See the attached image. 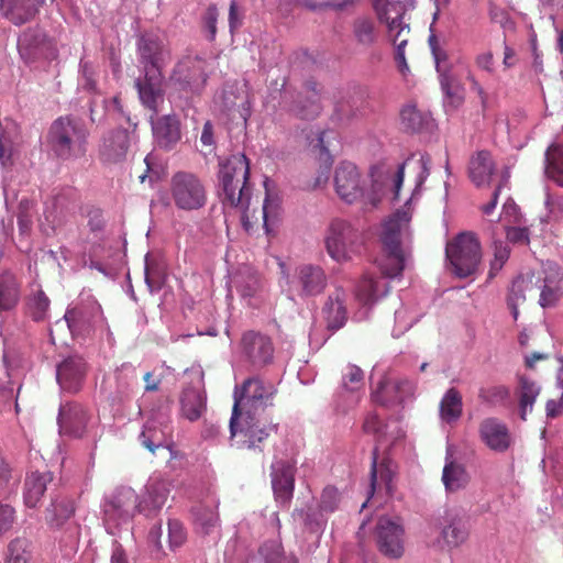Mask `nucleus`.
<instances>
[{"label": "nucleus", "instance_id": "nucleus-4", "mask_svg": "<svg viewBox=\"0 0 563 563\" xmlns=\"http://www.w3.org/2000/svg\"><path fill=\"white\" fill-rule=\"evenodd\" d=\"M333 186L338 197L346 203L360 202L364 209L375 208L382 199V188L360 172L357 166L344 161L336 165Z\"/></svg>", "mask_w": 563, "mask_h": 563}, {"label": "nucleus", "instance_id": "nucleus-8", "mask_svg": "<svg viewBox=\"0 0 563 563\" xmlns=\"http://www.w3.org/2000/svg\"><path fill=\"white\" fill-rule=\"evenodd\" d=\"M88 132L73 118H59L51 126L48 142L55 154L64 159L80 157L86 152Z\"/></svg>", "mask_w": 563, "mask_h": 563}, {"label": "nucleus", "instance_id": "nucleus-23", "mask_svg": "<svg viewBox=\"0 0 563 563\" xmlns=\"http://www.w3.org/2000/svg\"><path fill=\"white\" fill-rule=\"evenodd\" d=\"M430 32L431 34L429 36V46L434 58L437 70L440 74L441 87L445 96L451 100V103L453 106H457L462 102V95L459 90V87L452 84V79L448 75L445 67L448 59L446 52L442 47L440 40L433 33V24L430 25Z\"/></svg>", "mask_w": 563, "mask_h": 563}, {"label": "nucleus", "instance_id": "nucleus-61", "mask_svg": "<svg viewBox=\"0 0 563 563\" xmlns=\"http://www.w3.org/2000/svg\"><path fill=\"white\" fill-rule=\"evenodd\" d=\"M201 145L206 148L203 152L205 155L211 154L214 150V136H213V125L210 121H207L203 124L201 136H200Z\"/></svg>", "mask_w": 563, "mask_h": 563}, {"label": "nucleus", "instance_id": "nucleus-59", "mask_svg": "<svg viewBox=\"0 0 563 563\" xmlns=\"http://www.w3.org/2000/svg\"><path fill=\"white\" fill-rule=\"evenodd\" d=\"M19 477L12 475L9 464L0 456V493L14 485Z\"/></svg>", "mask_w": 563, "mask_h": 563}, {"label": "nucleus", "instance_id": "nucleus-9", "mask_svg": "<svg viewBox=\"0 0 563 563\" xmlns=\"http://www.w3.org/2000/svg\"><path fill=\"white\" fill-rule=\"evenodd\" d=\"M145 511L139 495L131 487H120L106 497L102 505L103 522L109 533L130 525L136 512Z\"/></svg>", "mask_w": 563, "mask_h": 563}, {"label": "nucleus", "instance_id": "nucleus-18", "mask_svg": "<svg viewBox=\"0 0 563 563\" xmlns=\"http://www.w3.org/2000/svg\"><path fill=\"white\" fill-rule=\"evenodd\" d=\"M339 501L340 495L338 489L325 487L321 494L318 507L309 506L307 511H298L295 515V519L301 521L311 532L319 533L324 528L327 515L338 508Z\"/></svg>", "mask_w": 563, "mask_h": 563}, {"label": "nucleus", "instance_id": "nucleus-64", "mask_svg": "<svg viewBox=\"0 0 563 563\" xmlns=\"http://www.w3.org/2000/svg\"><path fill=\"white\" fill-rule=\"evenodd\" d=\"M547 209L549 210V216L556 220L560 218V213L563 212V199L562 198H553L549 194L547 195L545 200Z\"/></svg>", "mask_w": 563, "mask_h": 563}, {"label": "nucleus", "instance_id": "nucleus-48", "mask_svg": "<svg viewBox=\"0 0 563 563\" xmlns=\"http://www.w3.org/2000/svg\"><path fill=\"white\" fill-rule=\"evenodd\" d=\"M402 126L408 131H419L428 124L429 115L419 111L415 106H406L400 112Z\"/></svg>", "mask_w": 563, "mask_h": 563}, {"label": "nucleus", "instance_id": "nucleus-14", "mask_svg": "<svg viewBox=\"0 0 563 563\" xmlns=\"http://www.w3.org/2000/svg\"><path fill=\"white\" fill-rule=\"evenodd\" d=\"M376 543L380 553L390 559H399L405 553L406 534L398 517H380L376 525Z\"/></svg>", "mask_w": 563, "mask_h": 563}, {"label": "nucleus", "instance_id": "nucleus-46", "mask_svg": "<svg viewBox=\"0 0 563 563\" xmlns=\"http://www.w3.org/2000/svg\"><path fill=\"white\" fill-rule=\"evenodd\" d=\"M533 278L518 277L512 282L510 292L508 296V306L515 319L518 317V307L526 300V291L533 290Z\"/></svg>", "mask_w": 563, "mask_h": 563}, {"label": "nucleus", "instance_id": "nucleus-31", "mask_svg": "<svg viewBox=\"0 0 563 563\" xmlns=\"http://www.w3.org/2000/svg\"><path fill=\"white\" fill-rule=\"evenodd\" d=\"M169 432L170 429L167 424L157 426L156 422L151 421L144 426L140 434V441L152 453L155 454L157 451H162L173 457L174 452L168 442Z\"/></svg>", "mask_w": 563, "mask_h": 563}, {"label": "nucleus", "instance_id": "nucleus-20", "mask_svg": "<svg viewBox=\"0 0 563 563\" xmlns=\"http://www.w3.org/2000/svg\"><path fill=\"white\" fill-rule=\"evenodd\" d=\"M214 103L221 111L238 113L243 122H246L251 113L249 95L243 84H227L214 97Z\"/></svg>", "mask_w": 563, "mask_h": 563}, {"label": "nucleus", "instance_id": "nucleus-32", "mask_svg": "<svg viewBox=\"0 0 563 563\" xmlns=\"http://www.w3.org/2000/svg\"><path fill=\"white\" fill-rule=\"evenodd\" d=\"M74 503L67 498H56L45 510V520L53 529L76 531L77 527L70 521L74 516Z\"/></svg>", "mask_w": 563, "mask_h": 563}, {"label": "nucleus", "instance_id": "nucleus-37", "mask_svg": "<svg viewBox=\"0 0 563 563\" xmlns=\"http://www.w3.org/2000/svg\"><path fill=\"white\" fill-rule=\"evenodd\" d=\"M470 474L465 466L446 456V462L442 473V482L446 492L455 493L464 489L470 483Z\"/></svg>", "mask_w": 563, "mask_h": 563}, {"label": "nucleus", "instance_id": "nucleus-24", "mask_svg": "<svg viewBox=\"0 0 563 563\" xmlns=\"http://www.w3.org/2000/svg\"><path fill=\"white\" fill-rule=\"evenodd\" d=\"M86 363L80 356L64 360L56 369V379L64 391L77 393L82 387L86 377Z\"/></svg>", "mask_w": 563, "mask_h": 563}, {"label": "nucleus", "instance_id": "nucleus-26", "mask_svg": "<svg viewBox=\"0 0 563 563\" xmlns=\"http://www.w3.org/2000/svg\"><path fill=\"white\" fill-rule=\"evenodd\" d=\"M88 420L89 416L81 405L66 402L59 408V433L80 438L86 431Z\"/></svg>", "mask_w": 563, "mask_h": 563}, {"label": "nucleus", "instance_id": "nucleus-39", "mask_svg": "<svg viewBox=\"0 0 563 563\" xmlns=\"http://www.w3.org/2000/svg\"><path fill=\"white\" fill-rule=\"evenodd\" d=\"M234 287L247 305L256 306L257 300L261 298L262 283L260 278L253 273H240L233 280Z\"/></svg>", "mask_w": 563, "mask_h": 563}, {"label": "nucleus", "instance_id": "nucleus-55", "mask_svg": "<svg viewBox=\"0 0 563 563\" xmlns=\"http://www.w3.org/2000/svg\"><path fill=\"white\" fill-rule=\"evenodd\" d=\"M509 257V249L504 243H495L494 258L490 263L489 277H494L504 266Z\"/></svg>", "mask_w": 563, "mask_h": 563}, {"label": "nucleus", "instance_id": "nucleus-3", "mask_svg": "<svg viewBox=\"0 0 563 563\" xmlns=\"http://www.w3.org/2000/svg\"><path fill=\"white\" fill-rule=\"evenodd\" d=\"M142 60L145 63V75L135 85L142 103L154 112H158L163 102V76L161 68L169 58L163 41L153 35L143 36L139 43Z\"/></svg>", "mask_w": 563, "mask_h": 563}, {"label": "nucleus", "instance_id": "nucleus-19", "mask_svg": "<svg viewBox=\"0 0 563 563\" xmlns=\"http://www.w3.org/2000/svg\"><path fill=\"white\" fill-rule=\"evenodd\" d=\"M134 140V133L125 129L109 132L100 145L102 161L108 164H115L126 159Z\"/></svg>", "mask_w": 563, "mask_h": 563}, {"label": "nucleus", "instance_id": "nucleus-28", "mask_svg": "<svg viewBox=\"0 0 563 563\" xmlns=\"http://www.w3.org/2000/svg\"><path fill=\"white\" fill-rule=\"evenodd\" d=\"M363 371L355 365H347L342 376V391L338 396V407L345 411L360 400L358 391L363 387Z\"/></svg>", "mask_w": 563, "mask_h": 563}, {"label": "nucleus", "instance_id": "nucleus-45", "mask_svg": "<svg viewBox=\"0 0 563 563\" xmlns=\"http://www.w3.org/2000/svg\"><path fill=\"white\" fill-rule=\"evenodd\" d=\"M540 393V387L528 377L521 376L519 378L518 395H519V410L522 420H526L527 415L532 411L534 401Z\"/></svg>", "mask_w": 563, "mask_h": 563}, {"label": "nucleus", "instance_id": "nucleus-44", "mask_svg": "<svg viewBox=\"0 0 563 563\" xmlns=\"http://www.w3.org/2000/svg\"><path fill=\"white\" fill-rule=\"evenodd\" d=\"M545 174L563 187V143L552 144L545 152Z\"/></svg>", "mask_w": 563, "mask_h": 563}, {"label": "nucleus", "instance_id": "nucleus-17", "mask_svg": "<svg viewBox=\"0 0 563 563\" xmlns=\"http://www.w3.org/2000/svg\"><path fill=\"white\" fill-rule=\"evenodd\" d=\"M407 170L410 177H413L415 188L411 197L407 203L412 200L420 191V188L430 172V157L427 154H413L408 157L402 165H400L389 181V188L394 194V199L397 200L399 190L404 183L405 172Z\"/></svg>", "mask_w": 563, "mask_h": 563}, {"label": "nucleus", "instance_id": "nucleus-54", "mask_svg": "<svg viewBox=\"0 0 563 563\" xmlns=\"http://www.w3.org/2000/svg\"><path fill=\"white\" fill-rule=\"evenodd\" d=\"M49 300L43 291H37L30 300V310L34 320L40 321L46 317Z\"/></svg>", "mask_w": 563, "mask_h": 563}, {"label": "nucleus", "instance_id": "nucleus-2", "mask_svg": "<svg viewBox=\"0 0 563 563\" xmlns=\"http://www.w3.org/2000/svg\"><path fill=\"white\" fill-rule=\"evenodd\" d=\"M275 394V385L258 377L249 378L241 387H235L230 419V433L234 445L253 449L269 435L273 427L261 423L258 415L272 405Z\"/></svg>", "mask_w": 563, "mask_h": 563}, {"label": "nucleus", "instance_id": "nucleus-35", "mask_svg": "<svg viewBox=\"0 0 563 563\" xmlns=\"http://www.w3.org/2000/svg\"><path fill=\"white\" fill-rule=\"evenodd\" d=\"M494 172L495 163L488 152L479 151L471 158L468 174L475 186H488Z\"/></svg>", "mask_w": 563, "mask_h": 563}, {"label": "nucleus", "instance_id": "nucleus-51", "mask_svg": "<svg viewBox=\"0 0 563 563\" xmlns=\"http://www.w3.org/2000/svg\"><path fill=\"white\" fill-rule=\"evenodd\" d=\"M261 554L267 563H298L292 554L285 555L276 541L265 543L261 548Z\"/></svg>", "mask_w": 563, "mask_h": 563}, {"label": "nucleus", "instance_id": "nucleus-36", "mask_svg": "<svg viewBox=\"0 0 563 563\" xmlns=\"http://www.w3.org/2000/svg\"><path fill=\"white\" fill-rule=\"evenodd\" d=\"M463 413V400L461 393L454 388H449L439 404V417L442 423L453 426Z\"/></svg>", "mask_w": 563, "mask_h": 563}, {"label": "nucleus", "instance_id": "nucleus-40", "mask_svg": "<svg viewBox=\"0 0 563 563\" xmlns=\"http://www.w3.org/2000/svg\"><path fill=\"white\" fill-rule=\"evenodd\" d=\"M52 481L49 473H32L24 484V504L29 508H34L40 503L46 490L47 483Z\"/></svg>", "mask_w": 563, "mask_h": 563}, {"label": "nucleus", "instance_id": "nucleus-34", "mask_svg": "<svg viewBox=\"0 0 563 563\" xmlns=\"http://www.w3.org/2000/svg\"><path fill=\"white\" fill-rule=\"evenodd\" d=\"M388 292V284L384 278L365 274L356 287V299L363 306H371Z\"/></svg>", "mask_w": 563, "mask_h": 563}, {"label": "nucleus", "instance_id": "nucleus-16", "mask_svg": "<svg viewBox=\"0 0 563 563\" xmlns=\"http://www.w3.org/2000/svg\"><path fill=\"white\" fill-rule=\"evenodd\" d=\"M206 80L205 62L197 57H187L180 60L170 77L175 89L183 92L185 97L189 93L200 92Z\"/></svg>", "mask_w": 563, "mask_h": 563}, {"label": "nucleus", "instance_id": "nucleus-47", "mask_svg": "<svg viewBox=\"0 0 563 563\" xmlns=\"http://www.w3.org/2000/svg\"><path fill=\"white\" fill-rule=\"evenodd\" d=\"M33 547L25 538H15L8 545V563H31Z\"/></svg>", "mask_w": 563, "mask_h": 563}, {"label": "nucleus", "instance_id": "nucleus-30", "mask_svg": "<svg viewBox=\"0 0 563 563\" xmlns=\"http://www.w3.org/2000/svg\"><path fill=\"white\" fill-rule=\"evenodd\" d=\"M434 529L440 532L443 543L448 547H457L463 543L468 536L467 529L461 518L452 511H445L444 516L437 520Z\"/></svg>", "mask_w": 563, "mask_h": 563}, {"label": "nucleus", "instance_id": "nucleus-29", "mask_svg": "<svg viewBox=\"0 0 563 563\" xmlns=\"http://www.w3.org/2000/svg\"><path fill=\"white\" fill-rule=\"evenodd\" d=\"M243 352L255 365L268 363L273 357V344L268 336L261 333L247 332L242 339Z\"/></svg>", "mask_w": 563, "mask_h": 563}, {"label": "nucleus", "instance_id": "nucleus-58", "mask_svg": "<svg viewBox=\"0 0 563 563\" xmlns=\"http://www.w3.org/2000/svg\"><path fill=\"white\" fill-rule=\"evenodd\" d=\"M415 318L410 317L406 309H400L395 312V323L396 327L394 329V335L399 336L405 331H407L413 323Z\"/></svg>", "mask_w": 563, "mask_h": 563}, {"label": "nucleus", "instance_id": "nucleus-27", "mask_svg": "<svg viewBox=\"0 0 563 563\" xmlns=\"http://www.w3.org/2000/svg\"><path fill=\"white\" fill-rule=\"evenodd\" d=\"M294 464L289 461H275L272 464V486L276 500L287 504L294 492Z\"/></svg>", "mask_w": 563, "mask_h": 563}, {"label": "nucleus", "instance_id": "nucleus-50", "mask_svg": "<svg viewBox=\"0 0 563 563\" xmlns=\"http://www.w3.org/2000/svg\"><path fill=\"white\" fill-rule=\"evenodd\" d=\"M196 523L203 533H209L218 525V514L213 506H200L195 511Z\"/></svg>", "mask_w": 563, "mask_h": 563}, {"label": "nucleus", "instance_id": "nucleus-12", "mask_svg": "<svg viewBox=\"0 0 563 563\" xmlns=\"http://www.w3.org/2000/svg\"><path fill=\"white\" fill-rule=\"evenodd\" d=\"M170 195L175 206L185 211L198 210L207 202L205 185L189 173H177L173 176Z\"/></svg>", "mask_w": 563, "mask_h": 563}, {"label": "nucleus", "instance_id": "nucleus-5", "mask_svg": "<svg viewBox=\"0 0 563 563\" xmlns=\"http://www.w3.org/2000/svg\"><path fill=\"white\" fill-rule=\"evenodd\" d=\"M410 218L408 211L398 210L383 225L380 239L386 255L379 262V268L385 277H398L407 266L409 255L402 242L408 234Z\"/></svg>", "mask_w": 563, "mask_h": 563}, {"label": "nucleus", "instance_id": "nucleus-22", "mask_svg": "<svg viewBox=\"0 0 563 563\" xmlns=\"http://www.w3.org/2000/svg\"><path fill=\"white\" fill-rule=\"evenodd\" d=\"M413 390V384L407 379L384 377L378 380L372 397L375 402L388 406L402 402Z\"/></svg>", "mask_w": 563, "mask_h": 563}, {"label": "nucleus", "instance_id": "nucleus-60", "mask_svg": "<svg viewBox=\"0 0 563 563\" xmlns=\"http://www.w3.org/2000/svg\"><path fill=\"white\" fill-rule=\"evenodd\" d=\"M14 519V509L9 505L0 504V536L12 527Z\"/></svg>", "mask_w": 563, "mask_h": 563}, {"label": "nucleus", "instance_id": "nucleus-42", "mask_svg": "<svg viewBox=\"0 0 563 563\" xmlns=\"http://www.w3.org/2000/svg\"><path fill=\"white\" fill-rule=\"evenodd\" d=\"M344 302L345 294L342 290L338 289L329 297L323 311L330 328L339 329L344 324L346 320Z\"/></svg>", "mask_w": 563, "mask_h": 563}, {"label": "nucleus", "instance_id": "nucleus-56", "mask_svg": "<svg viewBox=\"0 0 563 563\" xmlns=\"http://www.w3.org/2000/svg\"><path fill=\"white\" fill-rule=\"evenodd\" d=\"M186 540V532L183 525L177 520L168 522V541L172 549L179 548Z\"/></svg>", "mask_w": 563, "mask_h": 563}, {"label": "nucleus", "instance_id": "nucleus-43", "mask_svg": "<svg viewBox=\"0 0 563 563\" xmlns=\"http://www.w3.org/2000/svg\"><path fill=\"white\" fill-rule=\"evenodd\" d=\"M168 492V484L165 481L150 478L145 486L144 499L141 500L145 510L147 508L151 510L161 509L167 500Z\"/></svg>", "mask_w": 563, "mask_h": 563}, {"label": "nucleus", "instance_id": "nucleus-15", "mask_svg": "<svg viewBox=\"0 0 563 563\" xmlns=\"http://www.w3.org/2000/svg\"><path fill=\"white\" fill-rule=\"evenodd\" d=\"M534 277L533 287L540 290L539 303L542 308L554 307L563 296V271L554 262L543 263Z\"/></svg>", "mask_w": 563, "mask_h": 563}, {"label": "nucleus", "instance_id": "nucleus-11", "mask_svg": "<svg viewBox=\"0 0 563 563\" xmlns=\"http://www.w3.org/2000/svg\"><path fill=\"white\" fill-rule=\"evenodd\" d=\"M360 234L346 220H332L324 233L328 255L338 263H345L357 253Z\"/></svg>", "mask_w": 563, "mask_h": 563}, {"label": "nucleus", "instance_id": "nucleus-41", "mask_svg": "<svg viewBox=\"0 0 563 563\" xmlns=\"http://www.w3.org/2000/svg\"><path fill=\"white\" fill-rule=\"evenodd\" d=\"M153 133L158 143L167 147L180 137L179 122L175 117L165 115L153 123Z\"/></svg>", "mask_w": 563, "mask_h": 563}, {"label": "nucleus", "instance_id": "nucleus-63", "mask_svg": "<svg viewBox=\"0 0 563 563\" xmlns=\"http://www.w3.org/2000/svg\"><path fill=\"white\" fill-rule=\"evenodd\" d=\"M218 11L216 7H209L203 16L206 30L209 32V37L213 38L217 33Z\"/></svg>", "mask_w": 563, "mask_h": 563}, {"label": "nucleus", "instance_id": "nucleus-6", "mask_svg": "<svg viewBox=\"0 0 563 563\" xmlns=\"http://www.w3.org/2000/svg\"><path fill=\"white\" fill-rule=\"evenodd\" d=\"M411 5L410 0L374 1L378 20L386 24L388 37L395 45V62L402 76H407L410 71L405 55V48L410 35V26L406 22L405 15Z\"/></svg>", "mask_w": 563, "mask_h": 563}, {"label": "nucleus", "instance_id": "nucleus-1", "mask_svg": "<svg viewBox=\"0 0 563 563\" xmlns=\"http://www.w3.org/2000/svg\"><path fill=\"white\" fill-rule=\"evenodd\" d=\"M249 175V161L244 154H234L221 164L223 202L240 211L243 228L247 232L262 220L266 234H273L282 218L280 198L267 191L261 210L257 206L253 207Z\"/></svg>", "mask_w": 563, "mask_h": 563}, {"label": "nucleus", "instance_id": "nucleus-52", "mask_svg": "<svg viewBox=\"0 0 563 563\" xmlns=\"http://www.w3.org/2000/svg\"><path fill=\"white\" fill-rule=\"evenodd\" d=\"M353 33L356 41L362 45H371L375 40L374 24L366 18L355 20Z\"/></svg>", "mask_w": 563, "mask_h": 563}, {"label": "nucleus", "instance_id": "nucleus-62", "mask_svg": "<svg viewBox=\"0 0 563 563\" xmlns=\"http://www.w3.org/2000/svg\"><path fill=\"white\" fill-rule=\"evenodd\" d=\"M483 397L487 398L488 400H506L510 396V390L508 387L504 385H497L493 386L486 391L483 390L481 394Z\"/></svg>", "mask_w": 563, "mask_h": 563}, {"label": "nucleus", "instance_id": "nucleus-38", "mask_svg": "<svg viewBox=\"0 0 563 563\" xmlns=\"http://www.w3.org/2000/svg\"><path fill=\"white\" fill-rule=\"evenodd\" d=\"M2 14L16 25L23 24L35 14L31 0H0Z\"/></svg>", "mask_w": 563, "mask_h": 563}, {"label": "nucleus", "instance_id": "nucleus-33", "mask_svg": "<svg viewBox=\"0 0 563 563\" xmlns=\"http://www.w3.org/2000/svg\"><path fill=\"white\" fill-rule=\"evenodd\" d=\"M363 428L365 432L377 437L380 446L404 437V432L396 422L385 423L376 412L366 416Z\"/></svg>", "mask_w": 563, "mask_h": 563}, {"label": "nucleus", "instance_id": "nucleus-7", "mask_svg": "<svg viewBox=\"0 0 563 563\" xmlns=\"http://www.w3.org/2000/svg\"><path fill=\"white\" fill-rule=\"evenodd\" d=\"M282 277L279 285L291 300L313 297L323 291L327 285V276L322 267L313 264H300L292 269L279 264Z\"/></svg>", "mask_w": 563, "mask_h": 563}, {"label": "nucleus", "instance_id": "nucleus-13", "mask_svg": "<svg viewBox=\"0 0 563 563\" xmlns=\"http://www.w3.org/2000/svg\"><path fill=\"white\" fill-rule=\"evenodd\" d=\"M203 376L199 365H194L185 372L188 386L183 390L180 406L183 416L190 421L199 419L206 410Z\"/></svg>", "mask_w": 563, "mask_h": 563}, {"label": "nucleus", "instance_id": "nucleus-49", "mask_svg": "<svg viewBox=\"0 0 563 563\" xmlns=\"http://www.w3.org/2000/svg\"><path fill=\"white\" fill-rule=\"evenodd\" d=\"M19 298V287L11 276L0 278V310L12 308Z\"/></svg>", "mask_w": 563, "mask_h": 563}, {"label": "nucleus", "instance_id": "nucleus-21", "mask_svg": "<svg viewBox=\"0 0 563 563\" xmlns=\"http://www.w3.org/2000/svg\"><path fill=\"white\" fill-rule=\"evenodd\" d=\"M101 314L100 305L88 298L85 302L69 307L65 313V320L73 334H80L89 330Z\"/></svg>", "mask_w": 563, "mask_h": 563}, {"label": "nucleus", "instance_id": "nucleus-57", "mask_svg": "<svg viewBox=\"0 0 563 563\" xmlns=\"http://www.w3.org/2000/svg\"><path fill=\"white\" fill-rule=\"evenodd\" d=\"M145 282L151 291L158 290L164 282V276L159 268L151 265L147 260L145 261Z\"/></svg>", "mask_w": 563, "mask_h": 563}, {"label": "nucleus", "instance_id": "nucleus-53", "mask_svg": "<svg viewBox=\"0 0 563 563\" xmlns=\"http://www.w3.org/2000/svg\"><path fill=\"white\" fill-rule=\"evenodd\" d=\"M378 450H379V448L376 446L373 452V463H372V472H371V492H369L371 495L374 494L378 474L383 481H390V478H391V471H390L388 464L386 463V461L383 460L382 462H378Z\"/></svg>", "mask_w": 563, "mask_h": 563}, {"label": "nucleus", "instance_id": "nucleus-10", "mask_svg": "<svg viewBox=\"0 0 563 563\" xmlns=\"http://www.w3.org/2000/svg\"><path fill=\"white\" fill-rule=\"evenodd\" d=\"M450 271L460 278L473 275L479 265L481 247L475 235L461 233L446 244Z\"/></svg>", "mask_w": 563, "mask_h": 563}, {"label": "nucleus", "instance_id": "nucleus-25", "mask_svg": "<svg viewBox=\"0 0 563 563\" xmlns=\"http://www.w3.org/2000/svg\"><path fill=\"white\" fill-rule=\"evenodd\" d=\"M482 442L495 452L507 451L512 442L508 427L497 418H486L479 423Z\"/></svg>", "mask_w": 563, "mask_h": 563}]
</instances>
